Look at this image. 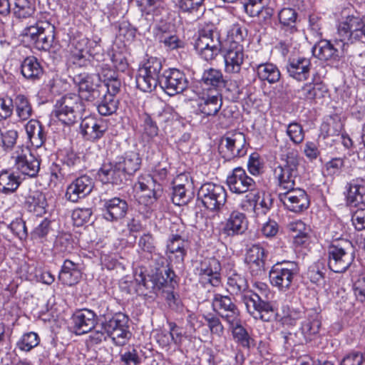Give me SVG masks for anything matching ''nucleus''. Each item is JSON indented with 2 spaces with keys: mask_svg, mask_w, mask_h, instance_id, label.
<instances>
[{
  "mask_svg": "<svg viewBox=\"0 0 365 365\" xmlns=\"http://www.w3.org/2000/svg\"><path fill=\"white\" fill-rule=\"evenodd\" d=\"M354 261L351 242L339 237H333L328 248V266L336 273L345 272Z\"/></svg>",
  "mask_w": 365,
  "mask_h": 365,
  "instance_id": "obj_1",
  "label": "nucleus"
},
{
  "mask_svg": "<svg viewBox=\"0 0 365 365\" xmlns=\"http://www.w3.org/2000/svg\"><path fill=\"white\" fill-rule=\"evenodd\" d=\"M21 35L36 49L46 51L53 46L55 27L47 21H40L24 28Z\"/></svg>",
  "mask_w": 365,
  "mask_h": 365,
  "instance_id": "obj_2",
  "label": "nucleus"
},
{
  "mask_svg": "<svg viewBox=\"0 0 365 365\" xmlns=\"http://www.w3.org/2000/svg\"><path fill=\"white\" fill-rule=\"evenodd\" d=\"M84 110L85 106L80 96L68 93L56 101L53 113L63 124L72 125Z\"/></svg>",
  "mask_w": 365,
  "mask_h": 365,
  "instance_id": "obj_3",
  "label": "nucleus"
},
{
  "mask_svg": "<svg viewBox=\"0 0 365 365\" xmlns=\"http://www.w3.org/2000/svg\"><path fill=\"white\" fill-rule=\"evenodd\" d=\"M299 272L298 264L294 261L277 262L269 271V281L279 291L285 292L290 289Z\"/></svg>",
  "mask_w": 365,
  "mask_h": 365,
  "instance_id": "obj_4",
  "label": "nucleus"
},
{
  "mask_svg": "<svg viewBox=\"0 0 365 365\" xmlns=\"http://www.w3.org/2000/svg\"><path fill=\"white\" fill-rule=\"evenodd\" d=\"M135 197L139 204L146 207L153 205L163 192L162 185L150 175H142L133 186Z\"/></svg>",
  "mask_w": 365,
  "mask_h": 365,
  "instance_id": "obj_5",
  "label": "nucleus"
},
{
  "mask_svg": "<svg viewBox=\"0 0 365 365\" xmlns=\"http://www.w3.org/2000/svg\"><path fill=\"white\" fill-rule=\"evenodd\" d=\"M139 168L138 161H105L98 174L103 181L118 185L125 174L133 175Z\"/></svg>",
  "mask_w": 365,
  "mask_h": 365,
  "instance_id": "obj_6",
  "label": "nucleus"
},
{
  "mask_svg": "<svg viewBox=\"0 0 365 365\" xmlns=\"http://www.w3.org/2000/svg\"><path fill=\"white\" fill-rule=\"evenodd\" d=\"M242 302L247 312L255 319L268 322L274 321L277 318V310L272 304L261 298L259 294H244Z\"/></svg>",
  "mask_w": 365,
  "mask_h": 365,
  "instance_id": "obj_7",
  "label": "nucleus"
},
{
  "mask_svg": "<svg viewBox=\"0 0 365 365\" xmlns=\"http://www.w3.org/2000/svg\"><path fill=\"white\" fill-rule=\"evenodd\" d=\"M76 87L78 88L80 99L93 102L99 98L104 91L101 77L95 74L81 73L74 75L72 78Z\"/></svg>",
  "mask_w": 365,
  "mask_h": 365,
  "instance_id": "obj_8",
  "label": "nucleus"
},
{
  "mask_svg": "<svg viewBox=\"0 0 365 365\" xmlns=\"http://www.w3.org/2000/svg\"><path fill=\"white\" fill-rule=\"evenodd\" d=\"M339 42L337 45L345 49L348 42L361 41L365 36V23L359 16H349L339 23L337 29Z\"/></svg>",
  "mask_w": 365,
  "mask_h": 365,
  "instance_id": "obj_9",
  "label": "nucleus"
},
{
  "mask_svg": "<svg viewBox=\"0 0 365 365\" xmlns=\"http://www.w3.org/2000/svg\"><path fill=\"white\" fill-rule=\"evenodd\" d=\"M198 198L207 210L217 211L225 204L227 192L223 186L208 182L201 186Z\"/></svg>",
  "mask_w": 365,
  "mask_h": 365,
  "instance_id": "obj_10",
  "label": "nucleus"
},
{
  "mask_svg": "<svg viewBox=\"0 0 365 365\" xmlns=\"http://www.w3.org/2000/svg\"><path fill=\"white\" fill-rule=\"evenodd\" d=\"M245 136L238 131L227 133L221 140L219 147L220 152L223 153L225 160L235 158H242L247 153L245 148Z\"/></svg>",
  "mask_w": 365,
  "mask_h": 365,
  "instance_id": "obj_11",
  "label": "nucleus"
},
{
  "mask_svg": "<svg viewBox=\"0 0 365 365\" xmlns=\"http://www.w3.org/2000/svg\"><path fill=\"white\" fill-rule=\"evenodd\" d=\"M364 192L365 187L363 185L351 184L347 194L348 203L351 206L358 207L351 218L352 224L358 231H362L365 229Z\"/></svg>",
  "mask_w": 365,
  "mask_h": 365,
  "instance_id": "obj_12",
  "label": "nucleus"
},
{
  "mask_svg": "<svg viewBox=\"0 0 365 365\" xmlns=\"http://www.w3.org/2000/svg\"><path fill=\"white\" fill-rule=\"evenodd\" d=\"M212 307L228 324L240 322V310L229 296L215 294L212 299Z\"/></svg>",
  "mask_w": 365,
  "mask_h": 365,
  "instance_id": "obj_13",
  "label": "nucleus"
},
{
  "mask_svg": "<svg viewBox=\"0 0 365 365\" xmlns=\"http://www.w3.org/2000/svg\"><path fill=\"white\" fill-rule=\"evenodd\" d=\"M278 197L283 205L289 211L299 213L309 206V200L306 192L302 189L281 190Z\"/></svg>",
  "mask_w": 365,
  "mask_h": 365,
  "instance_id": "obj_14",
  "label": "nucleus"
},
{
  "mask_svg": "<svg viewBox=\"0 0 365 365\" xmlns=\"http://www.w3.org/2000/svg\"><path fill=\"white\" fill-rule=\"evenodd\" d=\"M297 161H275L272 165L274 178L278 180V189L290 190L295 186L297 175Z\"/></svg>",
  "mask_w": 365,
  "mask_h": 365,
  "instance_id": "obj_15",
  "label": "nucleus"
},
{
  "mask_svg": "<svg viewBox=\"0 0 365 365\" xmlns=\"http://www.w3.org/2000/svg\"><path fill=\"white\" fill-rule=\"evenodd\" d=\"M159 86L169 96L182 93L188 86L185 73L176 68H170L163 72Z\"/></svg>",
  "mask_w": 365,
  "mask_h": 365,
  "instance_id": "obj_16",
  "label": "nucleus"
},
{
  "mask_svg": "<svg viewBox=\"0 0 365 365\" xmlns=\"http://www.w3.org/2000/svg\"><path fill=\"white\" fill-rule=\"evenodd\" d=\"M220 262L215 257H210L200 261L195 270L202 283L217 287L220 284Z\"/></svg>",
  "mask_w": 365,
  "mask_h": 365,
  "instance_id": "obj_17",
  "label": "nucleus"
},
{
  "mask_svg": "<svg viewBox=\"0 0 365 365\" xmlns=\"http://www.w3.org/2000/svg\"><path fill=\"white\" fill-rule=\"evenodd\" d=\"M100 50L101 46L96 41L88 40L86 38H81L77 42L75 50L71 53V61L73 64L78 66H85L88 63V56L99 61L97 56Z\"/></svg>",
  "mask_w": 365,
  "mask_h": 365,
  "instance_id": "obj_18",
  "label": "nucleus"
},
{
  "mask_svg": "<svg viewBox=\"0 0 365 365\" xmlns=\"http://www.w3.org/2000/svg\"><path fill=\"white\" fill-rule=\"evenodd\" d=\"M127 202L120 197H113L102 200V215L108 222H116L123 218L128 212Z\"/></svg>",
  "mask_w": 365,
  "mask_h": 365,
  "instance_id": "obj_19",
  "label": "nucleus"
},
{
  "mask_svg": "<svg viewBox=\"0 0 365 365\" xmlns=\"http://www.w3.org/2000/svg\"><path fill=\"white\" fill-rule=\"evenodd\" d=\"M248 227L246 215L239 210H232L225 219L222 227V232L227 236L233 237L242 235Z\"/></svg>",
  "mask_w": 365,
  "mask_h": 365,
  "instance_id": "obj_20",
  "label": "nucleus"
},
{
  "mask_svg": "<svg viewBox=\"0 0 365 365\" xmlns=\"http://www.w3.org/2000/svg\"><path fill=\"white\" fill-rule=\"evenodd\" d=\"M227 184L230 191L237 194L252 190L255 186L253 179L249 177L241 168L233 170L232 175L227 178Z\"/></svg>",
  "mask_w": 365,
  "mask_h": 365,
  "instance_id": "obj_21",
  "label": "nucleus"
},
{
  "mask_svg": "<svg viewBox=\"0 0 365 365\" xmlns=\"http://www.w3.org/2000/svg\"><path fill=\"white\" fill-rule=\"evenodd\" d=\"M106 125L102 120L92 116L85 117L80 124V133L83 138L89 141L101 138L106 133Z\"/></svg>",
  "mask_w": 365,
  "mask_h": 365,
  "instance_id": "obj_22",
  "label": "nucleus"
},
{
  "mask_svg": "<svg viewBox=\"0 0 365 365\" xmlns=\"http://www.w3.org/2000/svg\"><path fill=\"white\" fill-rule=\"evenodd\" d=\"M337 42H339V37L336 38L334 43L327 40L320 41L313 47V55L321 61L339 60L344 49H341Z\"/></svg>",
  "mask_w": 365,
  "mask_h": 365,
  "instance_id": "obj_23",
  "label": "nucleus"
},
{
  "mask_svg": "<svg viewBox=\"0 0 365 365\" xmlns=\"http://www.w3.org/2000/svg\"><path fill=\"white\" fill-rule=\"evenodd\" d=\"M311 67L310 59L304 56L289 58L286 66L289 76L299 81L308 79Z\"/></svg>",
  "mask_w": 365,
  "mask_h": 365,
  "instance_id": "obj_24",
  "label": "nucleus"
},
{
  "mask_svg": "<svg viewBox=\"0 0 365 365\" xmlns=\"http://www.w3.org/2000/svg\"><path fill=\"white\" fill-rule=\"evenodd\" d=\"M72 321L75 333L80 335L91 331L97 322V317L92 310L83 309L75 312Z\"/></svg>",
  "mask_w": 365,
  "mask_h": 365,
  "instance_id": "obj_25",
  "label": "nucleus"
},
{
  "mask_svg": "<svg viewBox=\"0 0 365 365\" xmlns=\"http://www.w3.org/2000/svg\"><path fill=\"white\" fill-rule=\"evenodd\" d=\"M267 251L259 244L252 245L247 249L245 262L249 265L252 274H258L264 269Z\"/></svg>",
  "mask_w": 365,
  "mask_h": 365,
  "instance_id": "obj_26",
  "label": "nucleus"
},
{
  "mask_svg": "<svg viewBox=\"0 0 365 365\" xmlns=\"http://www.w3.org/2000/svg\"><path fill=\"white\" fill-rule=\"evenodd\" d=\"M92 189V180L86 175H83L68 186L66 197L71 202H76L79 199L88 195Z\"/></svg>",
  "mask_w": 365,
  "mask_h": 365,
  "instance_id": "obj_27",
  "label": "nucleus"
},
{
  "mask_svg": "<svg viewBox=\"0 0 365 365\" xmlns=\"http://www.w3.org/2000/svg\"><path fill=\"white\" fill-rule=\"evenodd\" d=\"M224 60L227 73H239L244 61L243 46L240 43H231L224 55Z\"/></svg>",
  "mask_w": 365,
  "mask_h": 365,
  "instance_id": "obj_28",
  "label": "nucleus"
},
{
  "mask_svg": "<svg viewBox=\"0 0 365 365\" xmlns=\"http://www.w3.org/2000/svg\"><path fill=\"white\" fill-rule=\"evenodd\" d=\"M321 321L319 315L314 311L307 312L300 327L302 339H299L298 342L303 343L311 341L319 333Z\"/></svg>",
  "mask_w": 365,
  "mask_h": 365,
  "instance_id": "obj_29",
  "label": "nucleus"
},
{
  "mask_svg": "<svg viewBox=\"0 0 365 365\" xmlns=\"http://www.w3.org/2000/svg\"><path fill=\"white\" fill-rule=\"evenodd\" d=\"M81 264L66 259L58 274L59 280L65 285L73 286L81 278Z\"/></svg>",
  "mask_w": 365,
  "mask_h": 365,
  "instance_id": "obj_30",
  "label": "nucleus"
},
{
  "mask_svg": "<svg viewBox=\"0 0 365 365\" xmlns=\"http://www.w3.org/2000/svg\"><path fill=\"white\" fill-rule=\"evenodd\" d=\"M222 105V96L217 91L203 94L197 103L200 112L206 115H215L220 110Z\"/></svg>",
  "mask_w": 365,
  "mask_h": 365,
  "instance_id": "obj_31",
  "label": "nucleus"
},
{
  "mask_svg": "<svg viewBox=\"0 0 365 365\" xmlns=\"http://www.w3.org/2000/svg\"><path fill=\"white\" fill-rule=\"evenodd\" d=\"M200 83L207 87L209 92H220L226 85V79L220 70L210 68L203 71Z\"/></svg>",
  "mask_w": 365,
  "mask_h": 365,
  "instance_id": "obj_32",
  "label": "nucleus"
},
{
  "mask_svg": "<svg viewBox=\"0 0 365 365\" xmlns=\"http://www.w3.org/2000/svg\"><path fill=\"white\" fill-rule=\"evenodd\" d=\"M173 202L175 205H181L188 202L190 196L187 195L190 184L187 175L185 173L180 174L173 182Z\"/></svg>",
  "mask_w": 365,
  "mask_h": 365,
  "instance_id": "obj_33",
  "label": "nucleus"
},
{
  "mask_svg": "<svg viewBox=\"0 0 365 365\" xmlns=\"http://www.w3.org/2000/svg\"><path fill=\"white\" fill-rule=\"evenodd\" d=\"M167 252L173 255L178 263H182L187 255V241L180 235L172 234L167 241Z\"/></svg>",
  "mask_w": 365,
  "mask_h": 365,
  "instance_id": "obj_34",
  "label": "nucleus"
},
{
  "mask_svg": "<svg viewBox=\"0 0 365 365\" xmlns=\"http://www.w3.org/2000/svg\"><path fill=\"white\" fill-rule=\"evenodd\" d=\"M25 205L27 209L36 215L46 212L47 200L45 195L40 190L30 189L25 195Z\"/></svg>",
  "mask_w": 365,
  "mask_h": 365,
  "instance_id": "obj_35",
  "label": "nucleus"
},
{
  "mask_svg": "<svg viewBox=\"0 0 365 365\" xmlns=\"http://www.w3.org/2000/svg\"><path fill=\"white\" fill-rule=\"evenodd\" d=\"M28 139L32 145L39 148L46 141V135L44 128L36 120H30L25 125Z\"/></svg>",
  "mask_w": 365,
  "mask_h": 365,
  "instance_id": "obj_36",
  "label": "nucleus"
},
{
  "mask_svg": "<svg viewBox=\"0 0 365 365\" xmlns=\"http://www.w3.org/2000/svg\"><path fill=\"white\" fill-rule=\"evenodd\" d=\"M232 329V333L235 342L242 348L250 350L255 347L256 341L250 334L247 329L242 326L240 322L236 324H229Z\"/></svg>",
  "mask_w": 365,
  "mask_h": 365,
  "instance_id": "obj_37",
  "label": "nucleus"
},
{
  "mask_svg": "<svg viewBox=\"0 0 365 365\" xmlns=\"http://www.w3.org/2000/svg\"><path fill=\"white\" fill-rule=\"evenodd\" d=\"M248 288L246 278L236 270H230L227 273V290L233 295L244 293Z\"/></svg>",
  "mask_w": 365,
  "mask_h": 365,
  "instance_id": "obj_38",
  "label": "nucleus"
},
{
  "mask_svg": "<svg viewBox=\"0 0 365 365\" xmlns=\"http://www.w3.org/2000/svg\"><path fill=\"white\" fill-rule=\"evenodd\" d=\"M328 89L322 83H309L304 84L298 93L299 98L304 100H314L322 98L327 93Z\"/></svg>",
  "mask_w": 365,
  "mask_h": 365,
  "instance_id": "obj_39",
  "label": "nucleus"
},
{
  "mask_svg": "<svg viewBox=\"0 0 365 365\" xmlns=\"http://www.w3.org/2000/svg\"><path fill=\"white\" fill-rule=\"evenodd\" d=\"M21 73L27 79H39L43 73V68L34 56L26 57L21 63Z\"/></svg>",
  "mask_w": 365,
  "mask_h": 365,
  "instance_id": "obj_40",
  "label": "nucleus"
},
{
  "mask_svg": "<svg viewBox=\"0 0 365 365\" xmlns=\"http://www.w3.org/2000/svg\"><path fill=\"white\" fill-rule=\"evenodd\" d=\"M257 76L262 81L272 84L280 79L281 73L277 66L271 63H261L257 66Z\"/></svg>",
  "mask_w": 365,
  "mask_h": 365,
  "instance_id": "obj_41",
  "label": "nucleus"
},
{
  "mask_svg": "<svg viewBox=\"0 0 365 365\" xmlns=\"http://www.w3.org/2000/svg\"><path fill=\"white\" fill-rule=\"evenodd\" d=\"M287 229L292 234L295 244L301 245L308 240L310 228L302 220L289 222Z\"/></svg>",
  "mask_w": 365,
  "mask_h": 365,
  "instance_id": "obj_42",
  "label": "nucleus"
},
{
  "mask_svg": "<svg viewBox=\"0 0 365 365\" xmlns=\"http://www.w3.org/2000/svg\"><path fill=\"white\" fill-rule=\"evenodd\" d=\"M196 41L200 42L201 47L203 45L212 44V48L221 49V42L218 31L212 26H206L199 31Z\"/></svg>",
  "mask_w": 365,
  "mask_h": 365,
  "instance_id": "obj_43",
  "label": "nucleus"
},
{
  "mask_svg": "<svg viewBox=\"0 0 365 365\" xmlns=\"http://www.w3.org/2000/svg\"><path fill=\"white\" fill-rule=\"evenodd\" d=\"M14 108L17 116L22 120H28L32 115V107L29 98L22 94L16 96L13 100Z\"/></svg>",
  "mask_w": 365,
  "mask_h": 365,
  "instance_id": "obj_44",
  "label": "nucleus"
},
{
  "mask_svg": "<svg viewBox=\"0 0 365 365\" xmlns=\"http://www.w3.org/2000/svg\"><path fill=\"white\" fill-rule=\"evenodd\" d=\"M19 177L7 170L0 173V192L4 194H10L16 190L20 185Z\"/></svg>",
  "mask_w": 365,
  "mask_h": 365,
  "instance_id": "obj_45",
  "label": "nucleus"
},
{
  "mask_svg": "<svg viewBox=\"0 0 365 365\" xmlns=\"http://www.w3.org/2000/svg\"><path fill=\"white\" fill-rule=\"evenodd\" d=\"M118 103L119 100L116 96L104 93L97 106V109L99 114L101 115H110L117 110Z\"/></svg>",
  "mask_w": 365,
  "mask_h": 365,
  "instance_id": "obj_46",
  "label": "nucleus"
},
{
  "mask_svg": "<svg viewBox=\"0 0 365 365\" xmlns=\"http://www.w3.org/2000/svg\"><path fill=\"white\" fill-rule=\"evenodd\" d=\"M139 70L144 71V73L160 83L161 77L160 73L162 70V62L160 59L156 57H150L143 65L139 68Z\"/></svg>",
  "mask_w": 365,
  "mask_h": 365,
  "instance_id": "obj_47",
  "label": "nucleus"
},
{
  "mask_svg": "<svg viewBox=\"0 0 365 365\" xmlns=\"http://www.w3.org/2000/svg\"><path fill=\"white\" fill-rule=\"evenodd\" d=\"M127 324L128 317L121 313H118L113 316L109 320L103 322L102 329L108 334L116 329L128 328Z\"/></svg>",
  "mask_w": 365,
  "mask_h": 365,
  "instance_id": "obj_48",
  "label": "nucleus"
},
{
  "mask_svg": "<svg viewBox=\"0 0 365 365\" xmlns=\"http://www.w3.org/2000/svg\"><path fill=\"white\" fill-rule=\"evenodd\" d=\"M109 72L110 73L109 76H108V74H103V84L102 83V86H104V91L102 93L116 96V94L120 91L121 83L114 71H110Z\"/></svg>",
  "mask_w": 365,
  "mask_h": 365,
  "instance_id": "obj_49",
  "label": "nucleus"
},
{
  "mask_svg": "<svg viewBox=\"0 0 365 365\" xmlns=\"http://www.w3.org/2000/svg\"><path fill=\"white\" fill-rule=\"evenodd\" d=\"M204 1L205 0H179L178 6L182 13L197 15L205 10Z\"/></svg>",
  "mask_w": 365,
  "mask_h": 365,
  "instance_id": "obj_50",
  "label": "nucleus"
},
{
  "mask_svg": "<svg viewBox=\"0 0 365 365\" xmlns=\"http://www.w3.org/2000/svg\"><path fill=\"white\" fill-rule=\"evenodd\" d=\"M137 87L143 92H151L159 83L148 74L138 69L135 77Z\"/></svg>",
  "mask_w": 365,
  "mask_h": 365,
  "instance_id": "obj_51",
  "label": "nucleus"
},
{
  "mask_svg": "<svg viewBox=\"0 0 365 365\" xmlns=\"http://www.w3.org/2000/svg\"><path fill=\"white\" fill-rule=\"evenodd\" d=\"M160 43L168 50H174L184 47V42L178 36L168 32H162L157 35Z\"/></svg>",
  "mask_w": 365,
  "mask_h": 365,
  "instance_id": "obj_52",
  "label": "nucleus"
},
{
  "mask_svg": "<svg viewBox=\"0 0 365 365\" xmlns=\"http://www.w3.org/2000/svg\"><path fill=\"white\" fill-rule=\"evenodd\" d=\"M35 8L29 0H16L14 14L19 19H26L34 14Z\"/></svg>",
  "mask_w": 365,
  "mask_h": 365,
  "instance_id": "obj_53",
  "label": "nucleus"
},
{
  "mask_svg": "<svg viewBox=\"0 0 365 365\" xmlns=\"http://www.w3.org/2000/svg\"><path fill=\"white\" fill-rule=\"evenodd\" d=\"M297 16V12L292 8H284L278 14L280 24L284 27H289L291 31L295 28Z\"/></svg>",
  "mask_w": 365,
  "mask_h": 365,
  "instance_id": "obj_54",
  "label": "nucleus"
},
{
  "mask_svg": "<svg viewBox=\"0 0 365 365\" xmlns=\"http://www.w3.org/2000/svg\"><path fill=\"white\" fill-rule=\"evenodd\" d=\"M41 161H16V169L23 175L35 177L40 170Z\"/></svg>",
  "mask_w": 365,
  "mask_h": 365,
  "instance_id": "obj_55",
  "label": "nucleus"
},
{
  "mask_svg": "<svg viewBox=\"0 0 365 365\" xmlns=\"http://www.w3.org/2000/svg\"><path fill=\"white\" fill-rule=\"evenodd\" d=\"M40 339L38 334L31 331L24 334L20 340L17 342V346L19 349L25 351H29L39 344Z\"/></svg>",
  "mask_w": 365,
  "mask_h": 365,
  "instance_id": "obj_56",
  "label": "nucleus"
},
{
  "mask_svg": "<svg viewBox=\"0 0 365 365\" xmlns=\"http://www.w3.org/2000/svg\"><path fill=\"white\" fill-rule=\"evenodd\" d=\"M203 318L205 319L207 323V326L208 327L212 334L216 335L217 336H222L223 335L225 328L219 317L212 313H209L206 315H204Z\"/></svg>",
  "mask_w": 365,
  "mask_h": 365,
  "instance_id": "obj_57",
  "label": "nucleus"
},
{
  "mask_svg": "<svg viewBox=\"0 0 365 365\" xmlns=\"http://www.w3.org/2000/svg\"><path fill=\"white\" fill-rule=\"evenodd\" d=\"M287 134L290 140L295 144L301 143L304 138L302 126L296 122L290 123L287 128Z\"/></svg>",
  "mask_w": 365,
  "mask_h": 365,
  "instance_id": "obj_58",
  "label": "nucleus"
},
{
  "mask_svg": "<svg viewBox=\"0 0 365 365\" xmlns=\"http://www.w3.org/2000/svg\"><path fill=\"white\" fill-rule=\"evenodd\" d=\"M195 48L200 55V56L205 59L206 61L213 60L220 53L221 49H215L212 48V44L203 45L201 47L200 42L196 41L195 43Z\"/></svg>",
  "mask_w": 365,
  "mask_h": 365,
  "instance_id": "obj_59",
  "label": "nucleus"
},
{
  "mask_svg": "<svg viewBox=\"0 0 365 365\" xmlns=\"http://www.w3.org/2000/svg\"><path fill=\"white\" fill-rule=\"evenodd\" d=\"M91 215L92 210L91 208H78L73 211L72 219L74 225L79 227L88 222Z\"/></svg>",
  "mask_w": 365,
  "mask_h": 365,
  "instance_id": "obj_60",
  "label": "nucleus"
},
{
  "mask_svg": "<svg viewBox=\"0 0 365 365\" xmlns=\"http://www.w3.org/2000/svg\"><path fill=\"white\" fill-rule=\"evenodd\" d=\"M250 191V192L245 196L240 203L242 209L246 211L255 210L260 198L258 192H253L252 190Z\"/></svg>",
  "mask_w": 365,
  "mask_h": 365,
  "instance_id": "obj_61",
  "label": "nucleus"
},
{
  "mask_svg": "<svg viewBox=\"0 0 365 365\" xmlns=\"http://www.w3.org/2000/svg\"><path fill=\"white\" fill-rule=\"evenodd\" d=\"M107 335L116 346L125 345L130 337V333L128 328L116 329Z\"/></svg>",
  "mask_w": 365,
  "mask_h": 365,
  "instance_id": "obj_62",
  "label": "nucleus"
},
{
  "mask_svg": "<svg viewBox=\"0 0 365 365\" xmlns=\"http://www.w3.org/2000/svg\"><path fill=\"white\" fill-rule=\"evenodd\" d=\"M56 163L53 161L49 167L51 179V181L54 180H58L64 177L66 173V170L68 167V164L65 163L64 161H58Z\"/></svg>",
  "mask_w": 365,
  "mask_h": 365,
  "instance_id": "obj_63",
  "label": "nucleus"
},
{
  "mask_svg": "<svg viewBox=\"0 0 365 365\" xmlns=\"http://www.w3.org/2000/svg\"><path fill=\"white\" fill-rule=\"evenodd\" d=\"M243 8L250 16H259L264 9L263 2L247 0L243 3Z\"/></svg>",
  "mask_w": 365,
  "mask_h": 365,
  "instance_id": "obj_64",
  "label": "nucleus"
}]
</instances>
